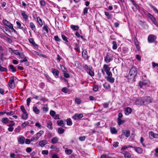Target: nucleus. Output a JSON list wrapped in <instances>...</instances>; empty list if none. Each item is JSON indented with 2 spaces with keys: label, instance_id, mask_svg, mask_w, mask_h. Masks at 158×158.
Returning a JSON list of instances; mask_svg holds the SVG:
<instances>
[{
  "label": "nucleus",
  "instance_id": "nucleus-1",
  "mask_svg": "<svg viewBox=\"0 0 158 158\" xmlns=\"http://www.w3.org/2000/svg\"><path fill=\"white\" fill-rule=\"evenodd\" d=\"M137 74L136 69L134 67L131 68L129 71L128 77L129 79L134 78Z\"/></svg>",
  "mask_w": 158,
  "mask_h": 158
},
{
  "label": "nucleus",
  "instance_id": "nucleus-2",
  "mask_svg": "<svg viewBox=\"0 0 158 158\" xmlns=\"http://www.w3.org/2000/svg\"><path fill=\"white\" fill-rule=\"evenodd\" d=\"M143 105H146L152 103V98L149 96H146L143 98Z\"/></svg>",
  "mask_w": 158,
  "mask_h": 158
},
{
  "label": "nucleus",
  "instance_id": "nucleus-3",
  "mask_svg": "<svg viewBox=\"0 0 158 158\" xmlns=\"http://www.w3.org/2000/svg\"><path fill=\"white\" fill-rule=\"evenodd\" d=\"M44 131H40L37 133L35 136H33L31 139V141L37 140L43 134Z\"/></svg>",
  "mask_w": 158,
  "mask_h": 158
},
{
  "label": "nucleus",
  "instance_id": "nucleus-4",
  "mask_svg": "<svg viewBox=\"0 0 158 158\" xmlns=\"http://www.w3.org/2000/svg\"><path fill=\"white\" fill-rule=\"evenodd\" d=\"M2 22L6 28L7 29H10L13 26L12 24L10 22L6 19L3 20Z\"/></svg>",
  "mask_w": 158,
  "mask_h": 158
},
{
  "label": "nucleus",
  "instance_id": "nucleus-5",
  "mask_svg": "<svg viewBox=\"0 0 158 158\" xmlns=\"http://www.w3.org/2000/svg\"><path fill=\"white\" fill-rule=\"evenodd\" d=\"M147 16L151 19L153 23L155 25L158 27V23L156 21L154 16L150 13H148Z\"/></svg>",
  "mask_w": 158,
  "mask_h": 158
},
{
  "label": "nucleus",
  "instance_id": "nucleus-6",
  "mask_svg": "<svg viewBox=\"0 0 158 158\" xmlns=\"http://www.w3.org/2000/svg\"><path fill=\"white\" fill-rule=\"evenodd\" d=\"M113 60L112 56L109 53H107L104 57V60L107 63L110 62Z\"/></svg>",
  "mask_w": 158,
  "mask_h": 158
},
{
  "label": "nucleus",
  "instance_id": "nucleus-7",
  "mask_svg": "<svg viewBox=\"0 0 158 158\" xmlns=\"http://www.w3.org/2000/svg\"><path fill=\"white\" fill-rule=\"evenodd\" d=\"M156 39V36L153 35H150L148 37V41L150 43L154 42Z\"/></svg>",
  "mask_w": 158,
  "mask_h": 158
},
{
  "label": "nucleus",
  "instance_id": "nucleus-8",
  "mask_svg": "<svg viewBox=\"0 0 158 158\" xmlns=\"http://www.w3.org/2000/svg\"><path fill=\"white\" fill-rule=\"evenodd\" d=\"M52 72L55 76L56 78H57L58 77V75L59 74V71L55 69H52Z\"/></svg>",
  "mask_w": 158,
  "mask_h": 158
},
{
  "label": "nucleus",
  "instance_id": "nucleus-9",
  "mask_svg": "<svg viewBox=\"0 0 158 158\" xmlns=\"http://www.w3.org/2000/svg\"><path fill=\"white\" fill-rule=\"evenodd\" d=\"M83 114H76L73 115V118L75 120L77 119V118L79 119L83 117Z\"/></svg>",
  "mask_w": 158,
  "mask_h": 158
},
{
  "label": "nucleus",
  "instance_id": "nucleus-10",
  "mask_svg": "<svg viewBox=\"0 0 158 158\" xmlns=\"http://www.w3.org/2000/svg\"><path fill=\"white\" fill-rule=\"evenodd\" d=\"M48 142L46 140H44L40 141L38 144L41 147H43Z\"/></svg>",
  "mask_w": 158,
  "mask_h": 158
},
{
  "label": "nucleus",
  "instance_id": "nucleus-11",
  "mask_svg": "<svg viewBox=\"0 0 158 158\" xmlns=\"http://www.w3.org/2000/svg\"><path fill=\"white\" fill-rule=\"evenodd\" d=\"M134 148L135 151L138 153L140 154L143 152V150L139 147H135Z\"/></svg>",
  "mask_w": 158,
  "mask_h": 158
},
{
  "label": "nucleus",
  "instance_id": "nucleus-12",
  "mask_svg": "<svg viewBox=\"0 0 158 158\" xmlns=\"http://www.w3.org/2000/svg\"><path fill=\"white\" fill-rule=\"evenodd\" d=\"M82 55L85 59H87L89 57L87 54V52L86 50H83L82 52Z\"/></svg>",
  "mask_w": 158,
  "mask_h": 158
},
{
  "label": "nucleus",
  "instance_id": "nucleus-13",
  "mask_svg": "<svg viewBox=\"0 0 158 158\" xmlns=\"http://www.w3.org/2000/svg\"><path fill=\"white\" fill-rule=\"evenodd\" d=\"M9 85L10 87L11 88H13L15 87L14 80H10L9 82Z\"/></svg>",
  "mask_w": 158,
  "mask_h": 158
},
{
  "label": "nucleus",
  "instance_id": "nucleus-14",
  "mask_svg": "<svg viewBox=\"0 0 158 158\" xmlns=\"http://www.w3.org/2000/svg\"><path fill=\"white\" fill-rule=\"evenodd\" d=\"M21 15L23 16V18L25 21H27L28 20V15L26 14L25 11H23Z\"/></svg>",
  "mask_w": 158,
  "mask_h": 158
},
{
  "label": "nucleus",
  "instance_id": "nucleus-15",
  "mask_svg": "<svg viewBox=\"0 0 158 158\" xmlns=\"http://www.w3.org/2000/svg\"><path fill=\"white\" fill-rule=\"evenodd\" d=\"M132 111V109L130 107H127L125 109V114L127 115H129Z\"/></svg>",
  "mask_w": 158,
  "mask_h": 158
},
{
  "label": "nucleus",
  "instance_id": "nucleus-16",
  "mask_svg": "<svg viewBox=\"0 0 158 158\" xmlns=\"http://www.w3.org/2000/svg\"><path fill=\"white\" fill-rule=\"evenodd\" d=\"M148 85L147 83L145 81H140L139 82V85L141 88L144 86H146Z\"/></svg>",
  "mask_w": 158,
  "mask_h": 158
},
{
  "label": "nucleus",
  "instance_id": "nucleus-17",
  "mask_svg": "<svg viewBox=\"0 0 158 158\" xmlns=\"http://www.w3.org/2000/svg\"><path fill=\"white\" fill-rule=\"evenodd\" d=\"M135 104L137 105H143V99H138L136 101Z\"/></svg>",
  "mask_w": 158,
  "mask_h": 158
},
{
  "label": "nucleus",
  "instance_id": "nucleus-18",
  "mask_svg": "<svg viewBox=\"0 0 158 158\" xmlns=\"http://www.w3.org/2000/svg\"><path fill=\"white\" fill-rule=\"evenodd\" d=\"M29 42L32 44L34 47H35L36 48H37L38 47V45L35 44L34 40L32 38H30L29 39Z\"/></svg>",
  "mask_w": 158,
  "mask_h": 158
},
{
  "label": "nucleus",
  "instance_id": "nucleus-19",
  "mask_svg": "<svg viewBox=\"0 0 158 158\" xmlns=\"http://www.w3.org/2000/svg\"><path fill=\"white\" fill-rule=\"evenodd\" d=\"M149 135L153 137L154 138H158V134H155L152 131H150L149 132Z\"/></svg>",
  "mask_w": 158,
  "mask_h": 158
},
{
  "label": "nucleus",
  "instance_id": "nucleus-20",
  "mask_svg": "<svg viewBox=\"0 0 158 158\" xmlns=\"http://www.w3.org/2000/svg\"><path fill=\"white\" fill-rule=\"evenodd\" d=\"M123 132L127 137H128L130 136V132L129 131L123 130Z\"/></svg>",
  "mask_w": 158,
  "mask_h": 158
},
{
  "label": "nucleus",
  "instance_id": "nucleus-21",
  "mask_svg": "<svg viewBox=\"0 0 158 158\" xmlns=\"http://www.w3.org/2000/svg\"><path fill=\"white\" fill-rule=\"evenodd\" d=\"M9 120L7 118H2V122L5 124H8L9 123Z\"/></svg>",
  "mask_w": 158,
  "mask_h": 158
},
{
  "label": "nucleus",
  "instance_id": "nucleus-22",
  "mask_svg": "<svg viewBox=\"0 0 158 158\" xmlns=\"http://www.w3.org/2000/svg\"><path fill=\"white\" fill-rule=\"evenodd\" d=\"M18 26V28L24 31H26V29L24 28L23 27L21 26V23L19 22H16Z\"/></svg>",
  "mask_w": 158,
  "mask_h": 158
},
{
  "label": "nucleus",
  "instance_id": "nucleus-23",
  "mask_svg": "<svg viewBox=\"0 0 158 158\" xmlns=\"http://www.w3.org/2000/svg\"><path fill=\"white\" fill-rule=\"evenodd\" d=\"M24 140L25 138L23 136H21L18 139V140L19 143L23 144L24 143Z\"/></svg>",
  "mask_w": 158,
  "mask_h": 158
},
{
  "label": "nucleus",
  "instance_id": "nucleus-24",
  "mask_svg": "<svg viewBox=\"0 0 158 158\" xmlns=\"http://www.w3.org/2000/svg\"><path fill=\"white\" fill-rule=\"evenodd\" d=\"M113 154L112 153H109L108 155L106 154H103L101 157V158H112L109 155H112Z\"/></svg>",
  "mask_w": 158,
  "mask_h": 158
},
{
  "label": "nucleus",
  "instance_id": "nucleus-25",
  "mask_svg": "<svg viewBox=\"0 0 158 158\" xmlns=\"http://www.w3.org/2000/svg\"><path fill=\"white\" fill-rule=\"evenodd\" d=\"M57 123L58 126H61L62 127L64 126V123L63 120H62L57 121Z\"/></svg>",
  "mask_w": 158,
  "mask_h": 158
},
{
  "label": "nucleus",
  "instance_id": "nucleus-26",
  "mask_svg": "<svg viewBox=\"0 0 158 158\" xmlns=\"http://www.w3.org/2000/svg\"><path fill=\"white\" fill-rule=\"evenodd\" d=\"M103 69L104 71L106 72H107L110 71V68L108 66V65L107 64H104L103 66Z\"/></svg>",
  "mask_w": 158,
  "mask_h": 158
},
{
  "label": "nucleus",
  "instance_id": "nucleus-27",
  "mask_svg": "<svg viewBox=\"0 0 158 158\" xmlns=\"http://www.w3.org/2000/svg\"><path fill=\"white\" fill-rule=\"evenodd\" d=\"M58 140V139L57 137H54L52 139L51 142L52 143L55 144L57 143Z\"/></svg>",
  "mask_w": 158,
  "mask_h": 158
},
{
  "label": "nucleus",
  "instance_id": "nucleus-28",
  "mask_svg": "<svg viewBox=\"0 0 158 158\" xmlns=\"http://www.w3.org/2000/svg\"><path fill=\"white\" fill-rule=\"evenodd\" d=\"M71 28L74 31L78 30L79 28V27L77 25H72L70 26Z\"/></svg>",
  "mask_w": 158,
  "mask_h": 158
},
{
  "label": "nucleus",
  "instance_id": "nucleus-29",
  "mask_svg": "<svg viewBox=\"0 0 158 158\" xmlns=\"http://www.w3.org/2000/svg\"><path fill=\"white\" fill-rule=\"evenodd\" d=\"M47 127L50 129H52V123L51 122L49 121L47 123Z\"/></svg>",
  "mask_w": 158,
  "mask_h": 158
},
{
  "label": "nucleus",
  "instance_id": "nucleus-30",
  "mask_svg": "<svg viewBox=\"0 0 158 158\" xmlns=\"http://www.w3.org/2000/svg\"><path fill=\"white\" fill-rule=\"evenodd\" d=\"M30 25L31 29L35 31L36 30V28L34 24L32 22H31L30 23Z\"/></svg>",
  "mask_w": 158,
  "mask_h": 158
},
{
  "label": "nucleus",
  "instance_id": "nucleus-31",
  "mask_svg": "<svg viewBox=\"0 0 158 158\" xmlns=\"http://www.w3.org/2000/svg\"><path fill=\"white\" fill-rule=\"evenodd\" d=\"M22 118L23 119H26L28 118V114L26 112L23 113L22 115Z\"/></svg>",
  "mask_w": 158,
  "mask_h": 158
},
{
  "label": "nucleus",
  "instance_id": "nucleus-32",
  "mask_svg": "<svg viewBox=\"0 0 158 158\" xmlns=\"http://www.w3.org/2000/svg\"><path fill=\"white\" fill-rule=\"evenodd\" d=\"M37 20L39 25L40 26H42L43 25V23L42 19L39 17H38L37 18Z\"/></svg>",
  "mask_w": 158,
  "mask_h": 158
},
{
  "label": "nucleus",
  "instance_id": "nucleus-33",
  "mask_svg": "<svg viewBox=\"0 0 158 158\" xmlns=\"http://www.w3.org/2000/svg\"><path fill=\"white\" fill-rule=\"evenodd\" d=\"M106 79L108 81L111 83H113L114 81V78L112 77H106Z\"/></svg>",
  "mask_w": 158,
  "mask_h": 158
},
{
  "label": "nucleus",
  "instance_id": "nucleus-34",
  "mask_svg": "<svg viewBox=\"0 0 158 158\" xmlns=\"http://www.w3.org/2000/svg\"><path fill=\"white\" fill-rule=\"evenodd\" d=\"M33 110L36 114H39L40 112V110L37 109L36 106H33Z\"/></svg>",
  "mask_w": 158,
  "mask_h": 158
},
{
  "label": "nucleus",
  "instance_id": "nucleus-35",
  "mask_svg": "<svg viewBox=\"0 0 158 158\" xmlns=\"http://www.w3.org/2000/svg\"><path fill=\"white\" fill-rule=\"evenodd\" d=\"M74 49L75 50H76L78 52H80V48L79 47V46L78 45V44H77V43H74Z\"/></svg>",
  "mask_w": 158,
  "mask_h": 158
},
{
  "label": "nucleus",
  "instance_id": "nucleus-36",
  "mask_svg": "<svg viewBox=\"0 0 158 158\" xmlns=\"http://www.w3.org/2000/svg\"><path fill=\"white\" fill-rule=\"evenodd\" d=\"M87 73L91 76H93L94 75V72L91 70L90 68H89V69H88Z\"/></svg>",
  "mask_w": 158,
  "mask_h": 158
},
{
  "label": "nucleus",
  "instance_id": "nucleus-37",
  "mask_svg": "<svg viewBox=\"0 0 158 158\" xmlns=\"http://www.w3.org/2000/svg\"><path fill=\"white\" fill-rule=\"evenodd\" d=\"M125 121L122 120L121 119H117V123L118 125L120 126L121 124H123L124 123Z\"/></svg>",
  "mask_w": 158,
  "mask_h": 158
},
{
  "label": "nucleus",
  "instance_id": "nucleus-38",
  "mask_svg": "<svg viewBox=\"0 0 158 158\" xmlns=\"http://www.w3.org/2000/svg\"><path fill=\"white\" fill-rule=\"evenodd\" d=\"M58 131L59 133L60 134H61L64 132V129H63L61 127H60L58 129Z\"/></svg>",
  "mask_w": 158,
  "mask_h": 158
},
{
  "label": "nucleus",
  "instance_id": "nucleus-39",
  "mask_svg": "<svg viewBox=\"0 0 158 158\" xmlns=\"http://www.w3.org/2000/svg\"><path fill=\"white\" fill-rule=\"evenodd\" d=\"M112 48L113 49L115 50L117 48V46L116 43L115 41H113L112 43Z\"/></svg>",
  "mask_w": 158,
  "mask_h": 158
},
{
  "label": "nucleus",
  "instance_id": "nucleus-40",
  "mask_svg": "<svg viewBox=\"0 0 158 158\" xmlns=\"http://www.w3.org/2000/svg\"><path fill=\"white\" fill-rule=\"evenodd\" d=\"M110 131L112 134H115L117 132L116 129L114 127H112L110 128Z\"/></svg>",
  "mask_w": 158,
  "mask_h": 158
},
{
  "label": "nucleus",
  "instance_id": "nucleus-41",
  "mask_svg": "<svg viewBox=\"0 0 158 158\" xmlns=\"http://www.w3.org/2000/svg\"><path fill=\"white\" fill-rule=\"evenodd\" d=\"M10 69L11 70L12 72L13 73L15 72L16 71V69L14 67V66L12 65H10Z\"/></svg>",
  "mask_w": 158,
  "mask_h": 158
},
{
  "label": "nucleus",
  "instance_id": "nucleus-42",
  "mask_svg": "<svg viewBox=\"0 0 158 158\" xmlns=\"http://www.w3.org/2000/svg\"><path fill=\"white\" fill-rule=\"evenodd\" d=\"M105 15L107 16L108 19H110L112 18L111 15H110L109 12H105Z\"/></svg>",
  "mask_w": 158,
  "mask_h": 158
},
{
  "label": "nucleus",
  "instance_id": "nucleus-43",
  "mask_svg": "<svg viewBox=\"0 0 158 158\" xmlns=\"http://www.w3.org/2000/svg\"><path fill=\"white\" fill-rule=\"evenodd\" d=\"M125 157L126 158H129L131 156L130 154L127 152H125L124 153Z\"/></svg>",
  "mask_w": 158,
  "mask_h": 158
},
{
  "label": "nucleus",
  "instance_id": "nucleus-44",
  "mask_svg": "<svg viewBox=\"0 0 158 158\" xmlns=\"http://www.w3.org/2000/svg\"><path fill=\"white\" fill-rule=\"evenodd\" d=\"M149 5L151 7V8L153 9L154 11L158 14V10H157L156 8H155L154 6H153L151 4H150Z\"/></svg>",
  "mask_w": 158,
  "mask_h": 158
},
{
  "label": "nucleus",
  "instance_id": "nucleus-45",
  "mask_svg": "<svg viewBox=\"0 0 158 158\" xmlns=\"http://www.w3.org/2000/svg\"><path fill=\"white\" fill-rule=\"evenodd\" d=\"M65 153L68 155H70L71 154L72 152V150H65Z\"/></svg>",
  "mask_w": 158,
  "mask_h": 158
},
{
  "label": "nucleus",
  "instance_id": "nucleus-46",
  "mask_svg": "<svg viewBox=\"0 0 158 158\" xmlns=\"http://www.w3.org/2000/svg\"><path fill=\"white\" fill-rule=\"evenodd\" d=\"M103 86L106 89H109L110 87L109 84L106 83H105L103 84Z\"/></svg>",
  "mask_w": 158,
  "mask_h": 158
},
{
  "label": "nucleus",
  "instance_id": "nucleus-47",
  "mask_svg": "<svg viewBox=\"0 0 158 158\" xmlns=\"http://www.w3.org/2000/svg\"><path fill=\"white\" fill-rule=\"evenodd\" d=\"M67 124L69 126H71L72 124V123L70 118L68 119L67 120Z\"/></svg>",
  "mask_w": 158,
  "mask_h": 158
},
{
  "label": "nucleus",
  "instance_id": "nucleus-48",
  "mask_svg": "<svg viewBox=\"0 0 158 158\" xmlns=\"http://www.w3.org/2000/svg\"><path fill=\"white\" fill-rule=\"evenodd\" d=\"M40 2L41 5L42 6H44L46 5V3L44 0H41L40 1Z\"/></svg>",
  "mask_w": 158,
  "mask_h": 158
},
{
  "label": "nucleus",
  "instance_id": "nucleus-49",
  "mask_svg": "<svg viewBox=\"0 0 158 158\" xmlns=\"http://www.w3.org/2000/svg\"><path fill=\"white\" fill-rule=\"evenodd\" d=\"M61 37L66 42H68V41L67 40V38L65 35H62Z\"/></svg>",
  "mask_w": 158,
  "mask_h": 158
},
{
  "label": "nucleus",
  "instance_id": "nucleus-50",
  "mask_svg": "<svg viewBox=\"0 0 158 158\" xmlns=\"http://www.w3.org/2000/svg\"><path fill=\"white\" fill-rule=\"evenodd\" d=\"M48 27L46 25H44L43 27V29L45 30V31L47 32L48 33L49 32L48 29Z\"/></svg>",
  "mask_w": 158,
  "mask_h": 158
},
{
  "label": "nucleus",
  "instance_id": "nucleus-51",
  "mask_svg": "<svg viewBox=\"0 0 158 158\" xmlns=\"http://www.w3.org/2000/svg\"><path fill=\"white\" fill-rule=\"evenodd\" d=\"M76 102L78 104H80L81 102V101L80 99L76 98L75 99Z\"/></svg>",
  "mask_w": 158,
  "mask_h": 158
},
{
  "label": "nucleus",
  "instance_id": "nucleus-52",
  "mask_svg": "<svg viewBox=\"0 0 158 158\" xmlns=\"http://www.w3.org/2000/svg\"><path fill=\"white\" fill-rule=\"evenodd\" d=\"M106 73L107 75L108 76L107 77H112V73L111 72H110V71L106 72Z\"/></svg>",
  "mask_w": 158,
  "mask_h": 158
},
{
  "label": "nucleus",
  "instance_id": "nucleus-53",
  "mask_svg": "<svg viewBox=\"0 0 158 158\" xmlns=\"http://www.w3.org/2000/svg\"><path fill=\"white\" fill-rule=\"evenodd\" d=\"M88 8L87 7L85 8L83 10V14L85 15L87 13Z\"/></svg>",
  "mask_w": 158,
  "mask_h": 158
},
{
  "label": "nucleus",
  "instance_id": "nucleus-54",
  "mask_svg": "<svg viewBox=\"0 0 158 158\" xmlns=\"http://www.w3.org/2000/svg\"><path fill=\"white\" fill-rule=\"evenodd\" d=\"M19 58L20 59H23V58L25 57L24 54L23 53H20L19 55Z\"/></svg>",
  "mask_w": 158,
  "mask_h": 158
},
{
  "label": "nucleus",
  "instance_id": "nucleus-55",
  "mask_svg": "<svg viewBox=\"0 0 158 158\" xmlns=\"http://www.w3.org/2000/svg\"><path fill=\"white\" fill-rule=\"evenodd\" d=\"M61 91L65 93H66L68 92V89L66 87H64L62 89Z\"/></svg>",
  "mask_w": 158,
  "mask_h": 158
},
{
  "label": "nucleus",
  "instance_id": "nucleus-56",
  "mask_svg": "<svg viewBox=\"0 0 158 158\" xmlns=\"http://www.w3.org/2000/svg\"><path fill=\"white\" fill-rule=\"evenodd\" d=\"M143 141L144 139H143V138L142 137H141L140 139V143L142 144L143 147H146V146L143 143Z\"/></svg>",
  "mask_w": 158,
  "mask_h": 158
},
{
  "label": "nucleus",
  "instance_id": "nucleus-57",
  "mask_svg": "<svg viewBox=\"0 0 158 158\" xmlns=\"http://www.w3.org/2000/svg\"><path fill=\"white\" fill-rule=\"evenodd\" d=\"M29 124V122L28 121L25 122L24 123L22 124V126L24 127H26L27 125Z\"/></svg>",
  "mask_w": 158,
  "mask_h": 158
},
{
  "label": "nucleus",
  "instance_id": "nucleus-58",
  "mask_svg": "<svg viewBox=\"0 0 158 158\" xmlns=\"http://www.w3.org/2000/svg\"><path fill=\"white\" fill-rule=\"evenodd\" d=\"M50 114L52 117H54L56 114V113L54 111L51 110L50 111Z\"/></svg>",
  "mask_w": 158,
  "mask_h": 158
},
{
  "label": "nucleus",
  "instance_id": "nucleus-59",
  "mask_svg": "<svg viewBox=\"0 0 158 158\" xmlns=\"http://www.w3.org/2000/svg\"><path fill=\"white\" fill-rule=\"evenodd\" d=\"M13 52L15 55H19L20 53L18 50H14L13 51Z\"/></svg>",
  "mask_w": 158,
  "mask_h": 158
},
{
  "label": "nucleus",
  "instance_id": "nucleus-60",
  "mask_svg": "<svg viewBox=\"0 0 158 158\" xmlns=\"http://www.w3.org/2000/svg\"><path fill=\"white\" fill-rule=\"evenodd\" d=\"M64 77L66 78H68L69 77V74L65 72H65H64Z\"/></svg>",
  "mask_w": 158,
  "mask_h": 158
},
{
  "label": "nucleus",
  "instance_id": "nucleus-61",
  "mask_svg": "<svg viewBox=\"0 0 158 158\" xmlns=\"http://www.w3.org/2000/svg\"><path fill=\"white\" fill-rule=\"evenodd\" d=\"M9 29L10 32L13 31L15 33H17V31L15 29H14L13 26L11 27Z\"/></svg>",
  "mask_w": 158,
  "mask_h": 158
},
{
  "label": "nucleus",
  "instance_id": "nucleus-62",
  "mask_svg": "<svg viewBox=\"0 0 158 158\" xmlns=\"http://www.w3.org/2000/svg\"><path fill=\"white\" fill-rule=\"evenodd\" d=\"M48 150H43L42 151V154L43 155H47L48 154Z\"/></svg>",
  "mask_w": 158,
  "mask_h": 158
},
{
  "label": "nucleus",
  "instance_id": "nucleus-63",
  "mask_svg": "<svg viewBox=\"0 0 158 158\" xmlns=\"http://www.w3.org/2000/svg\"><path fill=\"white\" fill-rule=\"evenodd\" d=\"M54 39L55 40L57 41H60V39L59 38V37L57 36H55L54 37Z\"/></svg>",
  "mask_w": 158,
  "mask_h": 158
},
{
  "label": "nucleus",
  "instance_id": "nucleus-64",
  "mask_svg": "<svg viewBox=\"0 0 158 158\" xmlns=\"http://www.w3.org/2000/svg\"><path fill=\"white\" fill-rule=\"evenodd\" d=\"M23 59L21 60H20V62L22 63L27 61V57L26 56L24 57V58H23Z\"/></svg>",
  "mask_w": 158,
  "mask_h": 158
}]
</instances>
